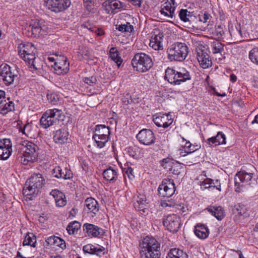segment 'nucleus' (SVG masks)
<instances>
[{
    "label": "nucleus",
    "mask_w": 258,
    "mask_h": 258,
    "mask_svg": "<svg viewBox=\"0 0 258 258\" xmlns=\"http://www.w3.org/2000/svg\"><path fill=\"white\" fill-rule=\"evenodd\" d=\"M49 194L54 198L55 202L57 201V200H60L62 198L66 199L65 195L58 189L52 190Z\"/></svg>",
    "instance_id": "49"
},
{
    "label": "nucleus",
    "mask_w": 258,
    "mask_h": 258,
    "mask_svg": "<svg viewBox=\"0 0 258 258\" xmlns=\"http://www.w3.org/2000/svg\"><path fill=\"white\" fill-rule=\"evenodd\" d=\"M212 51L213 54L220 53L224 51V45L218 41H214L211 43V45Z\"/></svg>",
    "instance_id": "41"
},
{
    "label": "nucleus",
    "mask_w": 258,
    "mask_h": 258,
    "mask_svg": "<svg viewBox=\"0 0 258 258\" xmlns=\"http://www.w3.org/2000/svg\"><path fill=\"white\" fill-rule=\"evenodd\" d=\"M206 210L219 221L222 220L225 216L224 208L222 206H210Z\"/></svg>",
    "instance_id": "25"
},
{
    "label": "nucleus",
    "mask_w": 258,
    "mask_h": 258,
    "mask_svg": "<svg viewBox=\"0 0 258 258\" xmlns=\"http://www.w3.org/2000/svg\"><path fill=\"white\" fill-rule=\"evenodd\" d=\"M160 205L163 207V208H166V207H173L175 205V203L173 202H171L170 201H165L161 202Z\"/></svg>",
    "instance_id": "64"
},
{
    "label": "nucleus",
    "mask_w": 258,
    "mask_h": 258,
    "mask_svg": "<svg viewBox=\"0 0 258 258\" xmlns=\"http://www.w3.org/2000/svg\"><path fill=\"white\" fill-rule=\"evenodd\" d=\"M162 223L168 231L173 233L176 232L181 225L180 219L176 214H170L163 217Z\"/></svg>",
    "instance_id": "13"
},
{
    "label": "nucleus",
    "mask_w": 258,
    "mask_h": 258,
    "mask_svg": "<svg viewBox=\"0 0 258 258\" xmlns=\"http://www.w3.org/2000/svg\"><path fill=\"white\" fill-rule=\"evenodd\" d=\"M103 178L109 182H115L118 177L117 170L109 167L104 170L103 172Z\"/></svg>",
    "instance_id": "29"
},
{
    "label": "nucleus",
    "mask_w": 258,
    "mask_h": 258,
    "mask_svg": "<svg viewBox=\"0 0 258 258\" xmlns=\"http://www.w3.org/2000/svg\"><path fill=\"white\" fill-rule=\"evenodd\" d=\"M214 137H216V141L218 143L219 141L221 142L220 143V145H224L226 144V136L223 132H218L217 135Z\"/></svg>",
    "instance_id": "57"
},
{
    "label": "nucleus",
    "mask_w": 258,
    "mask_h": 258,
    "mask_svg": "<svg viewBox=\"0 0 258 258\" xmlns=\"http://www.w3.org/2000/svg\"><path fill=\"white\" fill-rule=\"evenodd\" d=\"M176 189L174 180L172 179H164L158 188V194L160 197L169 198L175 192Z\"/></svg>",
    "instance_id": "12"
},
{
    "label": "nucleus",
    "mask_w": 258,
    "mask_h": 258,
    "mask_svg": "<svg viewBox=\"0 0 258 258\" xmlns=\"http://www.w3.org/2000/svg\"><path fill=\"white\" fill-rule=\"evenodd\" d=\"M141 258H160V244L154 237L146 236L140 243Z\"/></svg>",
    "instance_id": "1"
},
{
    "label": "nucleus",
    "mask_w": 258,
    "mask_h": 258,
    "mask_svg": "<svg viewBox=\"0 0 258 258\" xmlns=\"http://www.w3.org/2000/svg\"><path fill=\"white\" fill-rule=\"evenodd\" d=\"M253 175V173H248L244 170L238 172L234 177L235 191L240 192L243 191L244 187L250 185L252 181H255Z\"/></svg>",
    "instance_id": "9"
},
{
    "label": "nucleus",
    "mask_w": 258,
    "mask_h": 258,
    "mask_svg": "<svg viewBox=\"0 0 258 258\" xmlns=\"http://www.w3.org/2000/svg\"><path fill=\"white\" fill-rule=\"evenodd\" d=\"M83 82L89 86H93L97 83V79L95 76H92L89 77H84L83 78Z\"/></svg>",
    "instance_id": "54"
},
{
    "label": "nucleus",
    "mask_w": 258,
    "mask_h": 258,
    "mask_svg": "<svg viewBox=\"0 0 258 258\" xmlns=\"http://www.w3.org/2000/svg\"><path fill=\"white\" fill-rule=\"evenodd\" d=\"M20 149L23 152V156L25 157L24 164H26L29 162H33L37 159L38 147L32 142L23 141Z\"/></svg>",
    "instance_id": "8"
},
{
    "label": "nucleus",
    "mask_w": 258,
    "mask_h": 258,
    "mask_svg": "<svg viewBox=\"0 0 258 258\" xmlns=\"http://www.w3.org/2000/svg\"><path fill=\"white\" fill-rule=\"evenodd\" d=\"M109 57L116 62L118 66L119 67L121 63H122V59L119 56V53L116 49V47H111L109 52Z\"/></svg>",
    "instance_id": "40"
},
{
    "label": "nucleus",
    "mask_w": 258,
    "mask_h": 258,
    "mask_svg": "<svg viewBox=\"0 0 258 258\" xmlns=\"http://www.w3.org/2000/svg\"><path fill=\"white\" fill-rule=\"evenodd\" d=\"M51 174L54 177L63 179H70L73 177V172L70 169L65 168L64 170H62L59 166L54 168L51 171Z\"/></svg>",
    "instance_id": "20"
},
{
    "label": "nucleus",
    "mask_w": 258,
    "mask_h": 258,
    "mask_svg": "<svg viewBox=\"0 0 258 258\" xmlns=\"http://www.w3.org/2000/svg\"><path fill=\"white\" fill-rule=\"evenodd\" d=\"M36 242V236L32 233L28 232L25 237L23 244V245H30L33 247H35Z\"/></svg>",
    "instance_id": "36"
},
{
    "label": "nucleus",
    "mask_w": 258,
    "mask_h": 258,
    "mask_svg": "<svg viewBox=\"0 0 258 258\" xmlns=\"http://www.w3.org/2000/svg\"><path fill=\"white\" fill-rule=\"evenodd\" d=\"M12 149H5L0 147V160H6L12 154Z\"/></svg>",
    "instance_id": "47"
},
{
    "label": "nucleus",
    "mask_w": 258,
    "mask_h": 258,
    "mask_svg": "<svg viewBox=\"0 0 258 258\" xmlns=\"http://www.w3.org/2000/svg\"><path fill=\"white\" fill-rule=\"evenodd\" d=\"M213 182V180L211 178H206L204 180L201 184V188L203 189L209 188L211 187H213L212 183Z\"/></svg>",
    "instance_id": "55"
},
{
    "label": "nucleus",
    "mask_w": 258,
    "mask_h": 258,
    "mask_svg": "<svg viewBox=\"0 0 258 258\" xmlns=\"http://www.w3.org/2000/svg\"><path fill=\"white\" fill-rule=\"evenodd\" d=\"M123 171L125 173V175H127L129 179H133L134 178L135 176L134 175V170L132 167H127L126 168H124Z\"/></svg>",
    "instance_id": "60"
},
{
    "label": "nucleus",
    "mask_w": 258,
    "mask_h": 258,
    "mask_svg": "<svg viewBox=\"0 0 258 258\" xmlns=\"http://www.w3.org/2000/svg\"><path fill=\"white\" fill-rule=\"evenodd\" d=\"M148 204L146 196L140 194L137 197V202L135 203L134 206L137 210L142 211L145 213L146 212L145 210L146 209V207L148 206Z\"/></svg>",
    "instance_id": "30"
},
{
    "label": "nucleus",
    "mask_w": 258,
    "mask_h": 258,
    "mask_svg": "<svg viewBox=\"0 0 258 258\" xmlns=\"http://www.w3.org/2000/svg\"><path fill=\"white\" fill-rule=\"evenodd\" d=\"M194 232L195 235L200 239H206L210 233L209 229L205 225L197 224L195 226Z\"/></svg>",
    "instance_id": "26"
},
{
    "label": "nucleus",
    "mask_w": 258,
    "mask_h": 258,
    "mask_svg": "<svg viewBox=\"0 0 258 258\" xmlns=\"http://www.w3.org/2000/svg\"><path fill=\"white\" fill-rule=\"evenodd\" d=\"M163 34L159 30L154 32L150 40V46L155 50H160L163 48L162 42Z\"/></svg>",
    "instance_id": "21"
},
{
    "label": "nucleus",
    "mask_w": 258,
    "mask_h": 258,
    "mask_svg": "<svg viewBox=\"0 0 258 258\" xmlns=\"http://www.w3.org/2000/svg\"><path fill=\"white\" fill-rule=\"evenodd\" d=\"M18 51L20 57L27 62L31 67L37 70L34 62L36 58V48L32 43H21L18 47Z\"/></svg>",
    "instance_id": "7"
},
{
    "label": "nucleus",
    "mask_w": 258,
    "mask_h": 258,
    "mask_svg": "<svg viewBox=\"0 0 258 258\" xmlns=\"http://www.w3.org/2000/svg\"><path fill=\"white\" fill-rule=\"evenodd\" d=\"M0 147L5 149H12V143L9 139H3L0 140Z\"/></svg>",
    "instance_id": "52"
},
{
    "label": "nucleus",
    "mask_w": 258,
    "mask_h": 258,
    "mask_svg": "<svg viewBox=\"0 0 258 258\" xmlns=\"http://www.w3.org/2000/svg\"><path fill=\"white\" fill-rule=\"evenodd\" d=\"M84 253H88L91 254H95L98 256H101L105 254V249L104 247L100 245H94L92 244H88L83 247Z\"/></svg>",
    "instance_id": "22"
},
{
    "label": "nucleus",
    "mask_w": 258,
    "mask_h": 258,
    "mask_svg": "<svg viewBox=\"0 0 258 258\" xmlns=\"http://www.w3.org/2000/svg\"><path fill=\"white\" fill-rule=\"evenodd\" d=\"M249 58L252 62L258 64V47L254 48L249 51Z\"/></svg>",
    "instance_id": "48"
},
{
    "label": "nucleus",
    "mask_w": 258,
    "mask_h": 258,
    "mask_svg": "<svg viewBox=\"0 0 258 258\" xmlns=\"http://www.w3.org/2000/svg\"><path fill=\"white\" fill-rule=\"evenodd\" d=\"M70 63L64 56H60L59 59L54 64V69L59 75H64L69 71Z\"/></svg>",
    "instance_id": "19"
},
{
    "label": "nucleus",
    "mask_w": 258,
    "mask_h": 258,
    "mask_svg": "<svg viewBox=\"0 0 258 258\" xmlns=\"http://www.w3.org/2000/svg\"><path fill=\"white\" fill-rule=\"evenodd\" d=\"M175 161L171 158L167 157L160 160L159 162L160 165L169 172L170 169H172L171 167Z\"/></svg>",
    "instance_id": "42"
},
{
    "label": "nucleus",
    "mask_w": 258,
    "mask_h": 258,
    "mask_svg": "<svg viewBox=\"0 0 258 258\" xmlns=\"http://www.w3.org/2000/svg\"><path fill=\"white\" fill-rule=\"evenodd\" d=\"M110 132L109 127L104 124H97L95 126L94 134L100 136L108 137Z\"/></svg>",
    "instance_id": "33"
},
{
    "label": "nucleus",
    "mask_w": 258,
    "mask_h": 258,
    "mask_svg": "<svg viewBox=\"0 0 258 258\" xmlns=\"http://www.w3.org/2000/svg\"><path fill=\"white\" fill-rule=\"evenodd\" d=\"M69 132L64 129H59L53 133V139L57 144H63L68 139Z\"/></svg>",
    "instance_id": "24"
},
{
    "label": "nucleus",
    "mask_w": 258,
    "mask_h": 258,
    "mask_svg": "<svg viewBox=\"0 0 258 258\" xmlns=\"http://www.w3.org/2000/svg\"><path fill=\"white\" fill-rule=\"evenodd\" d=\"M216 137H212L208 138L205 142L208 145L209 147H215L220 145V142L218 143L216 141Z\"/></svg>",
    "instance_id": "59"
},
{
    "label": "nucleus",
    "mask_w": 258,
    "mask_h": 258,
    "mask_svg": "<svg viewBox=\"0 0 258 258\" xmlns=\"http://www.w3.org/2000/svg\"><path fill=\"white\" fill-rule=\"evenodd\" d=\"M81 223L77 221L70 222L67 226V230L69 235H74L77 233L81 228Z\"/></svg>",
    "instance_id": "38"
},
{
    "label": "nucleus",
    "mask_w": 258,
    "mask_h": 258,
    "mask_svg": "<svg viewBox=\"0 0 258 258\" xmlns=\"http://www.w3.org/2000/svg\"><path fill=\"white\" fill-rule=\"evenodd\" d=\"M93 140L95 141L96 146L99 148H102L106 143L108 141L109 137L100 136L97 135L93 134L92 137Z\"/></svg>",
    "instance_id": "39"
},
{
    "label": "nucleus",
    "mask_w": 258,
    "mask_h": 258,
    "mask_svg": "<svg viewBox=\"0 0 258 258\" xmlns=\"http://www.w3.org/2000/svg\"><path fill=\"white\" fill-rule=\"evenodd\" d=\"M85 203L88 210L96 215L99 211V206L97 201L95 199L90 197L86 199Z\"/></svg>",
    "instance_id": "31"
},
{
    "label": "nucleus",
    "mask_w": 258,
    "mask_h": 258,
    "mask_svg": "<svg viewBox=\"0 0 258 258\" xmlns=\"http://www.w3.org/2000/svg\"><path fill=\"white\" fill-rule=\"evenodd\" d=\"M224 34L223 28L220 25H218L216 27L214 34L218 39L222 38V36Z\"/></svg>",
    "instance_id": "58"
},
{
    "label": "nucleus",
    "mask_w": 258,
    "mask_h": 258,
    "mask_svg": "<svg viewBox=\"0 0 258 258\" xmlns=\"http://www.w3.org/2000/svg\"><path fill=\"white\" fill-rule=\"evenodd\" d=\"M201 148L200 145H193L189 141H186L184 148L185 149V152L187 154H191Z\"/></svg>",
    "instance_id": "44"
},
{
    "label": "nucleus",
    "mask_w": 258,
    "mask_h": 258,
    "mask_svg": "<svg viewBox=\"0 0 258 258\" xmlns=\"http://www.w3.org/2000/svg\"><path fill=\"white\" fill-rule=\"evenodd\" d=\"M178 15L180 20L187 25H191L195 20V17L192 14V12L187 11V9H181Z\"/></svg>",
    "instance_id": "27"
},
{
    "label": "nucleus",
    "mask_w": 258,
    "mask_h": 258,
    "mask_svg": "<svg viewBox=\"0 0 258 258\" xmlns=\"http://www.w3.org/2000/svg\"><path fill=\"white\" fill-rule=\"evenodd\" d=\"M175 211L180 214H183L187 211V207L183 204H175L174 206Z\"/></svg>",
    "instance_id": "51"
},
{
    "label": "nucleus",
    "mask_w": 258,
    "mask_h": 258,
    "mask_svg": "<svg viewBox=\"0 0 258 258\" xmlns=\"http://www.w3.org/2000/svg\"><path fill=\"white\" fill-rule=\"evenodd\" d=\"M153 120L157 126L166 128L172 123L173 119L170 113L159 112L153 115Z\"/></svg>",
    "instance_id": "14"
},
{
    "label": "nucleus",
    "mask_w": 258,
    "mask_h": 258,
    "mask_svg": "<svg viewBox=\"0 0 258 258\" xmlns=\"http://www.w3.org/2000/svg\"><path fill=\"white\" fill-rule=\"evenodd\" d=\"M116 29L121 32H132L134 30V27L129 22L125 24L116 25Z\"/></svg>",
    "instance_id": "46"
},
{
    "label": "nucleus",
    "mask_w": 258,
    "mask_h": 258,
    "mask_svg": "<svg viewBox=\"0 0 258 258\" xmlns=\"http://www.w3.org/2000/svg\"><path fill=\"white\" fill-rule=\"evenodd\" d=\"M166 258H188V255L182 250L175 248L169 251Z\"/></svg>",
    "instance_id": "34"
},
{
    "label": "nucleus",
    "mask_w": 258,
    "mask_h": 258,
    "mask_svg": "<svg viewBox=\"0 0 258 258\" xmlns=\"http://www.w3.org/2000/svg\"><path fill=\"white\" fill-rule=\"evenodd\" d=\"M102 6L107 14H114L121 11L125 5L118 0H107Z\"/></svg>",
    "instance_id": "16"
},
{
    "label": "nucleus",
    "mask_w": 258,
    "mask_h": 258,
    "mask_svg": "<svg viewBox=\"0 0 258 258\" xmlns=\"http://www.w3.org/2000/svg\"><path fill=\"white\" fill-rule=\"evenodd\" d=\"M46 8L56 13L64 11L71 4V0H44Z\"/></svg>",
    "instance_id": "11"
},
{
    "label": "nucleus",
    "mask_w": 258,
    "mask_h": 258,
    "mask_svg": "<svg viewBox=\"0 0 258 258\" xmlns=\"http://www.w3.org/2000/svg\"><path fill=\"white\" fill-rule=\"evenodd\" d=\"M199 17L200 21L206 23L211 17V15L208 12H205L203 15H199Z\"/></svg>",
    "instance_id": "63"
},
{
    "label": "nucleus",
    "mask_w": 258,
    "mask_h": 258,
    "mask_svg": "<svg viewBox=\"0 0 258 258\" xmlns=\"http://www.w3.org/2000/svg\"><path fill=\"white\" fill-rule=\"evenodd\" d=\"M25 33L30 37H44L48 33V27L42 21L34 20L25 27Z\"/></svg>",
    "instance_id": "6"
},
{
    "label": "nucleus",
    "mask_w": 258,
    "mask_h": 258,
    "mask_svg": "<svg viewBox=\"0 0 258 258\" xmlns=\"http://www.w3.org/2000/svg\"><path fill=\"white\" fill-rule=\"evenodd\" d=\"M55 241L54 245L58 246L62 249H64L66 248V242L63 239L56 236Z\"/></svg>",
    "instance_id": "56"
},
{
    "label": "nucleus",
    "mask_w": 258,
    "mask_h": 258,
    "mask_svg": "<svg viewBox=\"0 0 258 258\" xmlns=\"http://www.w3.org/2000/svg\"><path fill=\"white\" fill-rule=\"evenodd\" d=\"M18 72L12 69L6 63L2 64L0 66V77L5 84L9 86L14 83L15 81L19 79Z\"/></svg>",
    "instance_id": "10"
},
{
    "label": "nucleus",
    "mask_w": 258,
    "mask_h": 258,
    "mask_svg": "<svg viewBox=\"0 0 258 258\" xmlns=\"http://www.w3.org/2000/svg\"><path fill=\"white\" fill-rule=\"evenodd\" d=\"M45 112L46 114L54 121V123L56 125L60 124L63 113L61 110L53 108L47 110Z\"/></svg>",
    "instance_id": "28"
},
{
    "label": "nucleus",
    "mask_w": 258,
    "mask_h": 258,
    "mask_svg": "<svg viewBox=\"0 0 258 258\" xmlns=\"http://www.w3.org/2000/svg\"><path fill=\"white\" fill-rule=\"evenodd\" d=\"M164 79L173 85H179L191 79L190 73L183 68L175 70L168 67L165 70Z\"/></svg>",
    "instance_id": "3"
},
{
    "label": "nucleus",
    "mask_w": 258,
    "mask_h": 258,
    "mask_svg": "<svg viewBox=\"0 0 258 258\" xmlns=\"http://www.w3.org/2000/svg\"><path fill=\"white\" fill-rule=\"evenodd\" d=\"M171 168L172 169H170L169 172L173 174L179 175L180 174L181 170L183 169V164L175 160Z\"/></svg>",
    "instance_id": "43"
},
{
    "label": "nucleus",
    "mask_w": 258,
    "mask_h": 258,
    "mask_svg": "<svg viewBox=\"0 0 258 258\" xmlns=\"http://www.w3.org/2000/svg\"><path fill=\"white\" fill-rule=\"evenodd\" d=\"M45 183V179L41 174L34 173L26 182L23 187V195L30 200H33L40 192Z\"/></svg>",
    "instance_id": "2"
},
{
    "label": "nucleus",
    "mask_w": 258,
    "mask_h": 258,
    "mask_svg": "<svg viewBox=\"0 0 258 258\" xmlns=\"http://www.w3.org/2000/svg\"><path fill=\"white\" fill-rule=\"evenodd\" d=\"M122 101L124 105H127L129 104L132 103L134 100L132 98L130 94H126L122 98Z\"/></svg>",
    "instance_id": "62"
},
{
    "label": "nucleus",
    "mask_w": 258,
    "mask_h": 258,
    "mask_svg": "<svg viewBox=\"0 0 258 258\" xmlns=\"http://www.w3.org/2000/svg\"><path fill=\"white\" fill-rule=\"evenodd\" d=\"M197 59L201 67L204 69L212 66V61L209 55L203 50L197 52Z\"/></svg>",
    "instance_id": "23"
},
{
    "label": "nucleus",
    "mask_w": 258,
    "mask_h": 258,
    "mask_svg": "<svg viewBox=\"0 0 258 258\" xmlns=\"http://www.w3.org/2000/svg\"><path fill=\"white\" fill-rule=\"evenodd\" d=\"M47 98L50 103L55 104L58 101L59 97L56 93L50 92L47 94Z\"/></svg>",
    "instance_id": "50"
},
{
    "label": "nucleus",
    "mask_w": 258,
    "mask_h": 258,
    "mask_svg": "<svg viewBox=\"0 0 258 258\" xmlns=\"http://www.w3.org/2000/svg\"><path fill=\"white\" fill-rule=\"evenodd\" d=\"M83 230L90 237L101 238L105 234V230L95 225L85 223L83 226Z\"/></svg>",
    "instance_id": "17"
},
{
    "label": "nucleus",
    "mask_w": 258,
    "mask_h": 258,
    "mask_svg": "<svg viewBox=\"0 0 258 258\" xmlns=\"http://www.w3.org/2000/svg\"><path fill=\"white\" fill-rule=\"evenodd\" d=\"M188 47L185 43L176 42L167 49V58L170 61H183L188 53Z\"/></svg>",
    "instance_id": "4"
},
{
    "label": "nucleus",
    "mask_w": 258,
    "mask_h": 258,
    "mask_svg": "<svg viewBox=\"0 0 258 258\" xmlns=\"http://www.w3.org/2000/svg\"><path fill=\"white\" fill-rule=\"evenodd\" d=\"M131 62L134 70L140 73L148 72L153 66L151 57L144 52L136 53Z\"/></svg>",
    "instance_id": "5"
},
{
    "label": "nucleus",
    "mask_w": 258,
    "mask_h": 258,
    "mask_svg": "<svg viewBox=\"0 0 258 258\" xmlns=\"http://www.w3.org/2000/svg\"><path fill=\"white\" fill-rule=\"evenodd\" d=\"M21 130L23 134H25L26 136L29 137L31 135V124L27 123L25 124L23 128Z\"/></svg>",
    "instance_id": "61"
},
{
    "label": "nucleus",
    "mask_w": 258,
    "mask_h": 258,
    "mask_svg": "<svg viewBox=\"0 0 258 258\" xmlns=\"http://www.w3.org/2000/svg\"><path fill=\"white\" fill-rule=\"evenodd\" d=\"M176 7L175 0H167L161 6L160 13L161 15L167 18H173Z\"/></svg>",
    "instance_id": "18"
},
{
    "label": "nucleus",
    "mask_w": 258,
    "mask_h": 258,
    "mask_svg": "<svg viewBox=\"0 0 258 258\" xmlns=\"http://www.w3.org/2000/svg\"><path fill=\"white\" fill-rule=\"evenodd\" d=\"M40 123L41 126L44 128H47L50 126L56 125V124H55L54 123V121L52 120L51 118L48 116L47 114H46V112L43 114L42 117H41Z\"/></svg>",
    "instance_id": "37"
},
{
    "label": "nucleus",
    "mask_w": 258,
    "mask_h": 258,
    "mask_svg": "<svg viewBox=\"0 0 258 258\" xmlns=\"http://www.w3.org/2000/svg\"><path fill=\"white\" fill-rule=\"evenodd\" d=\"M60 123L59 125H63L67 127V129L69 127H72L74 126L73 119L71 116H66L62 113V117H61Z\"/></svg>",
    "instance_id": "45"
},
{
    "label": "nucleus",
    "mask_w": 258,
    "mask_h": 258,
    "mask_svg": "<svg viewBox=\"0 0 258 258\" xmlns=\"http://www.w3.org/2000/svg\"><path fill=\"white\" fill-rule=\"evenodd\" d=\"M139 142L146 146H150L155 143L156 137L154 133L150 129L144 128L141 130L137 135Z\"/></svg>",
    "instance_id": "15"
},
{
    "label": "nucleus",
    "mask_w": 258,
    "mask_h": 258,
    "mask_svg": "<svg viewBox=\"0 0 258 258\" xmlns=\"http://www.w3.org/2000/svg\"><path fill=\"white\" fill-rule=\"evenodd\" d=\"M127 152L130 156L134 158H137L139 152V149L136 147H129L127 148Z\"/></svg>",
    "instance_id": "53"
},
{
    "label": "nucleus",
    "mask_w": 258,
    "mask_h": 258,
    "mask_svg": "<svg viewBox=\"0 0 258 258\" xmlns=\"http://www.w3.org/2000/svg\"><path fill=\"white\" fill-rule=\"evenodd\" d=\"M233 212L234 214H236V216L239 217L243 216L246 217L248 215L245 206L241 204L236 205L233 210Z\"/></svg>",
    "instance_id": "35"
},
{
    "label": "nucleus",
    "mask_w": 258,
    "mask_h": 258,
    "mask_svg": "<svg viewBox=\"0 0 258 258\" xmlns=\"http://www.w3.org/2000/svg\"><path fill=\"white\" fill-rule=\"evenodd\" d=\"M8 102L6 98L0 103V113L6 115L8 112L14 110V104L13 101L8 99Z\"/></svg>",
    "instance_id": "32"
}]
</instances>
